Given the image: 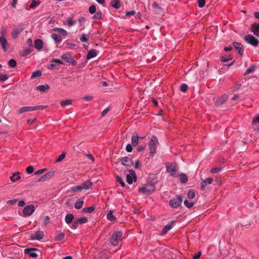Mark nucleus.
<instances>
[{"label":"nucleus","instance_id":"nucleus-1","mask_svg":"<svg viewBox=\"0 0 259 259\" xmlns=\"http://www.w3.org/2000/svg\"><path fill=\"white\" fill-rule=\"evenodd\" d=\"M159 142L157 138L155 136H152L149 143V154L153 156L156 151V147Z\"/></svg>","mask_w":259,"mask_h":259},{"label":"nucleus","instance_id":"nucleus-2","mask_svg":"<svg viewBox=\"0 0 259 259\" xmlns=\"http://www.w3.org/2000/svg\"><path fill=\"white\" fill-rule=\"evenodd\" d=\"M166 170L169 172L170 175L174 177H178L177 171L179 166L175 162H167L166 163Z\"/></svg>","mask_w":259,"mask_h":259},{"label":"nucleus","instance_id":"nucleus-3","mask_svg":"<svg viewBox=\"0 0 259 259\" xmlns=\"http://www.w3.org/2000/svg\"><path fill=\"white\" fill-rule=\"evenodd\" d=\"M182 203V197L177 195L169 201V205L172 208H177L180 206Z\"/></svg>","mask_w":259,"mask_h":259},{"label":"nucleus","instance_id":"nucleus-4","mask_svg":"<svg viewBox=\"0 0 259 259\" xmlns=\"http://www.w3.org/2000/svg\"><path fill=\"white\" fill-rule=\"evenodd\" d=\"M122 233L120 231L115 232L110 239V242L113 246L118 245L119 241L121 239Z\"/></svg>","mask_w":259,"mask_h":259},{"label":"nucleus","instance_id":"nucleus-5","mask_svg":"<svg viewBox=\"0 0 259 259\" xmlns=\"http://www.w3.org/2000/svg\"><path fill=\"white\" fill-rule=\"evenodd\" d=\"M155 190V186L154 185H147L139 188V191L140 192L148 195Z\"/></svg>","mask_w":259,"mask_h":259},{"label":"nucleus","instance_id":"nucleus-6","mask_svg":"<svg viewBox=\"0 0 259 259\" xmlns=\"http://www.w3.org/2000/svg\"><path fill=\"white\" fill-rule=\"evenodd\" d=\"M35 208L32 204L26 206L23 210V215L25 217L30 216L35 211Z\"/></svg>","mask_w":259,"mask_h":259},{"label":"nucleus","instance_id":"nucleus-7","mask_svg":"<svg viewBox=\"0 0 259 259\" xmlns=\"http://www.w3.org/2000/svg\"><path fill=\"white\" fill-rule=\"evenodd\" d=\"M245 41L254 47H256L258 44V40L251 34H247L244 37Z\"/></svg>","mask_w":259,"mask_h":259},{"label":"nucleus","instance_id":"nucleus-8","mask_svg":"<svg viewBox=\"0 0 259 259\" xmlns=\"http://www.w3.org/2000/svg\"><path fill=\"white\" fill-rule=\"evenodd\" d=\"M23 25L21 23L19 24L17 27H16L11 33L12 37L14 39H16L20 34L22 32L23 30Z\"/></svg>","mask_w":259,"mask_h":259},{"label":"nucleus","instance_id":"nucleus-9","mask_svg":"<svg viewBox=\"0 0 259 259\" xmlns=\"http://www.w3.org/2000/svg\"><path fill=\"white\" fill-rule=\"evenodd\" d=\"M130 174L126 176V181L129 184H132L133 181H136L137 178L135 171L133 170H130Z\"/></svg>","mask_w":259,"mask_h":259},{"label":"nucleus","instance_id":"nucleus-10","mask_svg":"<svg viewBox=\"0 0 259 259\" xmlns=\"http://www.w3.org/2000/svg\"><path fill=\"white\" fill-rule=\"evenodd\" d=\"M0 45L4 52H6L9 48L10 45L6 37L0 36Z\"/></svg>","mask_w":259,"mask_h":259},{"label":"nucleus","instance_id":"nucleus-11","mask_svg":"<svg viewBox=\"0 0 259 259\" xmlns=\"http://www.w3.org/2000/svg\"><path fill=\"white\" fill-rule=\"evenodd\" d=\"M62 62L58 59H53L51 61V64L48 67L50 69H53L55 68H58L60 64H62Z\"/></svg>","mask_w":259,"mask_h":259},{"label":"nucleus","instance_id":"nucleus-12","mask_svg":"<svg viewBox=\"0 0 259 259\" xmlns=\"http://www.w3.org/2000/svg\"><path fill=\"white\" fill-rule=\"evenodd\" d=\"M228 97L227 95L224 94L219 98H218L214 102L216 106H221L227 100Z\"/></svg>","mask_w":259,"mask_h":259},{"label":"nucleus","instance_id":"nucleus-13","mask_svg":"<svg viewBox=\"0 0 259 259\" xmlns=\"http://www.w3.org/2000/svg\"><path fill=\"white\" fill-rule=\"evenodd\" d=\"M44 237V233L42 231L38 230L35 232L31 236V239L32 240H40L42 239Z\"/></svg>","mask_w":259,"mask_h":259},{"label":"nucleus","instance_id":"nucleus-14","mask_svg":"<svg viewBox=\"0 0 259 259\" xmlns=\"http://www.w3.org/2000/svg\"><path fill=\"white\" fill-rule=\"evenodd\" d=\"M121 164L124 166L130 167L133 165V162L131 158L125 156L121 159Z\"/></svg>","mask_w":259,"mask_h":259},{"label":"nucleus","instance_id":"nucleus-15","mask_svg":"<svg viewBox=\"0 0 259 259\" xmlns=\"http://www.w3.org/2000/svg\"><path fill=\"white\" fill-rule=\"evenodd\" d=\"M36 250L37 249L35 248H26L24 250V253L28 254L29 256L34 258L37 256V254L35 252Z\"/></svg>","mask_w":259,"mask_h":259},{"label":"nucleus","instance_id":"nucleus-16","mask_svg":"<svg viewBox=\"0 0 259 259\" xmlns=\"http://www.w3.org/2000/svg\"><path fill=\"white\" fill-rule=\"evenodd\" d=\"M233 46L237 51L239 55L241 56L243 55L244 50L243 48V46L241 44L237 42H234L233 43Z\"/></svg>","mask_w":259,"mask_h":259},{"label":"nucleus","instance_id":"nucleus-17","mask_svg":"<svg viewBox=\"0 0 259 259\" xmlns=\"http://www.w3.org/2000/svg\"><path fill=\"white\" fill-rule=\"evenodd\" d=\"M34 111L33 107L32 106H25L20 108L17 111L18 114H20L22 113Z\"/></svg>","mask_w":259,"mask_h":259},{"label":"nucleus","instance_id":"nucleus-18","mask_svg":"<svg viewBox=\"0 0 259 259\" xmlns=\"http://www.w3.org/2000/svg\"><path fill=\"white\" fill-rule=\"evenodd\" d=\"M52 176V173L51 172H47L40 178H39L37 180V182H42L49 180L51 178Z\"/></svg>","mask_w":259,"mask_h":259},{"label":"nucleus","instance_id":"nucleus-19","mask_svg":"<svg viewBox=\"0 0 259 259\" xmlns=\"http://www.w3.org/2000/svg\"><path fill=\"white\" fill-rule=\"evenodd\" d=\"M251 30L254 35L259 36V24L254 23L251 25Z\"/></svg>","mask_w":259,"mask_h":259},{"label":"nucleus","instance_id":"nucleus-20","mask_svg":"<svg viewBox=\"0 0 259 259\" xmlns=\"http://www.w3.org/2000/svg\"><path fill=\"white\" fill-rule=\"evenodd\" d=\"M175 223V221H171L170 223H169L166 225H165L162 229V233L165 234L168 231H169L172 228L173 225Z\"/></svg>","mask_w":259,"mask_h":259},{"label":"nucleus","instance_id":"nucleus-21","mask_svg":"<svg viewBox=\"0 0 259 259\" xmlns=\"http://www.w3.org/2000/svg\"><path fill=\"white\" fill-rule=\"evenodd\" d=\"M213 182V179L212 178H207L205 180L203 181V183L201 186V189L202 190H204L205 189V186L207 185L211 184Z\"/></svg>","mask_w":259,"mask_h":259},{"label":"nucleus","instance_id":"nucleus-22","mask_svg":"<svg viewBox=\"0 0 259 259\" xmlns=\"http://www.w3.org/2000/svg\"><path fill=\"white\" fill-rule=\"evenodd\" d=\"M97 55V51L95 49H92L88 53L87 59L90 60L95 57Z\"/></svg>","mask_w":259,"mask_h":259},{"label":"nucleus","instance_id":"nucleus-23","mask_svg":"<svg viewBox=\"0 0 259 259\" xmlns=\"http://www.w3.org/2000/svg\"><path fill=\"white\" fill-rule=\"evenodd\" d=\"M34 46L35 49L41 50L43 47L42 41L40 39H37L34 41Z\"/></svg>","mask_w":259,"mask_h":259},{"label":"nucleus","instance_id":"nucleus-24","mask_svg":"<svg viewBox=\"0 0 259 259\" xmlns=\"http://www.w3.org/2000/svg\"><path fill=\"white\" fill-rule=\"evenodd\" d=\"M74 219V215L72 213H68L65 218V221L66 224H70Z\"/></svg>","mask_w":259,"mask_h":259},{"label":"nucleus","instance_id":"nucleus-25","mask_svg":"<svg viewBox=\"0 0 259 259\" xmlns=\"http://www.w3.org/2000/svg\"><path fill=\"white\" fill-rule=\"evenodd\" d=\"M50 89V87L48 85H40L36 87V90L41 92H45Z\"/></svg>","mask_w":259,"mask_h":259},{"label":"nucleus","instance_id":"nucleus-26","mask_svg":"<svg viewBox=\"0 0 259 259\" xmlns=\"http://www.w3.org/2000/svg\"><path fill=\"white\" fill-rule=\"evenodd\" d=\"M93 17V19L95 21L100 20L102 19V13L100 10H98L95 13Z\"/></svg>","mask_w":259,"mask_h":259},{"label":"nucleus","instance_id":"nucleus-27","mask_svg":"<svg viewBox=\"0 0 259 259\" xmlns=\"http://www.w3.org/2000/svg\"><path fill=\"white\" fill-rule=\"evenodd\" d=\"M92 186V182L90 181H87L82 183L81 185L82 189H88L90 188Z\"/></svg>","mask_w":259,"mask_h":259},{"label":"nucleus","instance_id":"nucleus-28","mask_svg":"<svg viewBox=\"0 0 259 259\" xmlns=\"http://www.w3.org/2000/svg\"><path fill=\"white\" fill-rule=\"evenodd\" d=\"M178 177H179L181 183L185 184L188 182V178L186 174H181L180 175H178Z\"/></svg>","mask_w":259,"mask_h":259},{"label":"nucleus","instance_id":"nucleus-29","mask_svg":"<svg viewBox=\"0 0 259 259\" xmlns=\"http://www.w3.org/2000/svg\"><path fill=\"white\" fill-rule=\"evenodd\" d=\"M111 6L116 9H118L120 7V3L119 0H114L111 2Z\"/></svg>","mask_w":259,"mask_h":259},{"label":"nucleus","instance_id":"nucleus-30","mask_svg":"<svg viewBox=\"0 0 259 259\" xmlns=\"http://www.w3.org/2000/svg\"><path fill=\"white\" fill-rule=\"evenodd\" d=\"M21 177L20 176V172H18L16 174L14 173L13 175L10 177V180L12 182H15L16 181L20 180Z\"/></svg>","mask_w":259,"mask_h":259},{"label":"nucleus","instance_id":"nucleus-31","mask_svg":"<svg viewBox=\"0 0 259 259\" xmlns=\"http://www.w3.org/2000/svg\"><path fill=\"white\" fill-rule=\"evenodd\" d=\"M83 202H84L82 199H78L74 204L75 208L77 209L81 208L83 206Z\"/></svg>","mask_w":259,"mask_h":259},{"label":"nucleus","instance_id":"nucleus-32","mask_svg":"<svg viewBox=\"0 0 259 259\" xmlns=\"http://www.w3.org/2000/svg\"><path fill=\"white\" fill-rule=\"evenodd\" d=\"M51 37L56 43H59L62 41V37L60 35L57 34H52Z\"/></svg>","mask_w":259,"mask_h":259},{"label":"nucleus","instance_id":"nucleus-33","mask_svg":"<svg viewBox=\"0 0 259 259\" xmlns=\"http://www.w3.org/2000/svg\"><path fill=\"white\" fill-rule=\"evenodd\" d=\"M139 137L138 135H133L132 138V145L135 147L139 143Z\"/></svg>","mask_w":259,"mask_h":259},{"label":"nucleus","instance_id":"nucleus-34","mask_svg":"<svg viewBox=\"0 0 259 259\" xmlns=\"http://www.w3.org/2000/svg\"><path fill=\"white\" fill-rule=\"evenodd\" d=\"M113 211L112 210H110L108 211L107 214V218L110 221H114L116 220V217L113 215Z\"/></svg>","mask_w":259,"mask_h":259},{"label":"nucleus","instance_id":"nucleus-35","mask_svg":"<svg viewBox=\"0 0 259 259\" xmlns=\"http://www.w3.org/2000/svg\"><path fill=\"white\" fill-rule=\"evenodd\" d=\"M255 65L252 64L250 66V67L246 70V71L244 72V75H247L251 73H252L255 70Z\"/></svg>","mask_w":259,"mask_h":259},{"label":"nucleus","instance_id":"nucleus-36","mask_svg":"<svg viewBox=\"0 0 259 259\" xmlns=\"http://www.w3.org/2000/svg\"><path fill=\"white\" fill-rule=\"evenodd\" d=\"M95 209V207L94 206H91L90 207H84L82 209L84 213H91L93 212Z\"/></svg>","mask_w":259,"mask_h":259},{"label":"nucleus","instance_id":"nucleus-37","mask_svg":"<svg viewBox=\"0 0 259 259\" xmlns=\"http://www.w3.org/2000/svg\"><path fill=\"white\" fill-rule=\"evenodd\" d=\"M55 30L63 36H66L67 34V31L62 28H56Z\"/></svg>","mask_w":259,"mask_h":259},{"label":"nucleus","instance_id":"nucleus-38","mask_svg":"<svg viewBox=\"0 0 259 259\" xmlns=\"http://www.w3.org/2000/svg\"><path fill=\"white\" fill-rule=\"evenodd\" d=\"M72 101L71 100H65L61 102L60 105L62 107H65L67 105L71 104Z\"/></svg>","mask_w":259,"mask_h":259},{"label":"nucleus","instance_id":"nucleus-39","mask_svg":"<svg viewBox=\"0 0 259 259\" xmlns=\"http://www.w3.org/2000/svg\"><path fill=\"white\" fill-rule=\"evenodd\" d=\"M71 190L75 192H80L82 190L81 185L73 186L71 188Z\"/></svg>","mask_w":259,"mask_h":259},{"label":"nucleus","instance_id":"nucleus-40","mask_svg":"<svg viewBox=\"0 0 259 259\" xmlns=\"http://www.w3.org/2000/svg\"><path fill=\"white\" fill-rule=\"evenodd\" d=\"M61 58L64 60H66L67 62L69 63L71 58V57L70 54H64L61 56Z\"/></svg>","mask_w":259,"mask_h":259},{"label":"nucleus","instance_id":"nucleus-41","mask_svg":"<svg viewBox=\"0 0 259 259\" xmlns=\"http://www.w3.org/2000/svg\"><path fill=\"white\" fill-rule=\"evenodd\" d=\"M66 21H67V24L69 26H73L76 24V21L73 20V19L72 18H68L67 19Z\"/></svg>","mask_w":259,"mask_h":259},{"label":"nucleus","instance_id":"nucleus-42","mask_svg":"<svg viewBox=\"0 0 259 259\" xmlns=\"http://www.w3.org/2000/svg\"><path fill=\"white\" fill-rule=\"evenodd\" d=\"M64 237H65L64 234L63 233H60L56 236V237L55 238V240L56 241H62L64 239Z\"/></svg>","mask_w":259,"mask_h":259},{"label":"nucleus","instance_id":"nucleus-43","mask_svg":"<svg viewBox=\"0 0 259 259\" xmlns=\"http://www.w3.org/2000/svg\"><path fill=\"white\" fill-rule=\"evenodd\" d=\"M96 7L94 5H91L89 8V13L91 14H93L96 12Z\"/></svg>","mask_w":259,"mask_h":259},{"label":"nucleus","instance_id":"nucleus-44","mask_svg":"<svg viewBox=\"0 0 259 259\" xmlns=\"http://www.w3.org/2000/svg\"><path fill=\"white\" fill-rule=\"evenodd\" d=\"M79 224H85L88 222V218L86 217H82L76 220Z\"/></svg>","mask_w":259,"mask_h":259},{"label":"nucleus","instance_id":"nucleus-45","mask_svg":"<svg viewBox=\"0 0 259 259\" xmlns=\"http://www.w3.org/2000/svg\"><path fill=\"white\" fill-rule=\"evenodd\" d=\"M41 75V71L38 70L34 72H33L32 74L31 75V78L33 79L34 78H36L37 77L40 76Z\"/></svg>","mask_w":259,"mask_h":259},{"label":"nucleus","instance_id":"nucleus-46","mask_svg":"<svg viewBox=\"0 0 259 259\" xmlns=\"http://www.w3.org/2000/svg\"><path fill=\"white\" fill-rule=\"evenodd\" d=\"M8 65L11 67H15L17 65V62L14 59H11L8 62Z\"/></svg>","mask_w":259,"mask_h":259},{"label":"nucleus","instance_id":"nucleus-47","mask_svg":"<svg viewBox=\"0 0 259 259\" xmlns=\"http://www.w3.org/2000/svg\"><path fill=\"white\" fill-rule=\"evenodd\" d=\"M50 217L49 216H46L42 221V224L44 226H47L48 224L50 223Z\"/></svg>","mask_w":259,"mask_h":259},{"label":"nucleus","instance_id":"nucleus-48","mask_svg":"<svg viewBox=\"0 0 259 259\" xmlns=\"http://www.w3.org/2000/svg\"><path fill=\"white\" fill-rule=\"evenodd\" d=\"M39 4V2H37L35 0H32L31 3L29 6V8L31 9H33L36 6H38Z\"/></svg>","mask_w":259,"mask_h":259},{"label":"nucleus","instance_id":"nucleus-49","mask_svg":"<svg viewBox=\"0 0 259 259\" xmlns=\"http://www.w3.org/2000/svg\"><path fill=\"white\" fill-rule=\"evenodd\" d=\"M184 203L185 205L189 208H191L194 205L193 202H190L187 200H185Z\"/></svg>","mask_w":259,"mask_h":259},{"label":"nucleus","instance_id":"nucleus-50","mask_svg":"<svg viewBox=\"0 0 259 259\" xmlns=\"http://www.w3.org/2000/svg\"><path fill=\"white\" fill-rule=\"evenodd\" d=\"M195 192L192 190H189L188 193V197L189 199H193L195 197Z\"/></svg>","mask_w":259,"mask_h":259},{"label":"nucleus","instance_id":"nucleus-51","mask_svg":"<svg viewBox=\"0 0 259 259\" xmlns=\"http://www.w3.org/2000/svg\"><path fill=\"white\" fill-rule=\"evenodd\" d=\"M252 124L254 126H255L257 124H258V125H257V130L259 131V128H258V127H259V116H257L252 121Z\"/></svg>","mask_w":259,"mask_h":259},{"label":"nucleus","instance_id":"nucleus-52","mask_svg":"<svg viewBox=\"0 0 259 259\" xmlns=\"http://www.w3.org/2000/svg\"><path fill=\"white\" fill-rule=\"evenodd\" d=\"M8 76L6 74H0V82L6 81L8 78Z\"/></svg>","mask_w":259,"mask_h":259},{"label":"nucleus","instance_id":"nucleus-53","mask_svg":"<svg viewBox=\"0 0 259 259\" xmlns=\"http://www.w3.org/2000/svg\"><path fill=\"white\" fill-rule=\"evenodd\" d=\"M188 86L185 83H183L180 87V90L183 92H185L188 90Z\"/></svg>","mask_w":259,"mask_h":259},{"label":"nucleus","instance_id":"nucleus-54","mask_svg":"<svg viewBox=\"0 0 259 259\" xmlns=\"http://www.w3.org/2000/svg\"><path fill=\"white\" fill-rule=\"evenodd\" d=\"M222 170V168L214 167L210 170V172L212 174L218 173Z\"/></svg>","mask_w":259,"mask_h":259},{"label":"nucleus","instance_id":"nucleus-55","mask_svg":"<svg viewBox=\"0 0 259 259\" xmlns=\"http://www.w3.org/2000/svg\"><path fill=\"white\" fill-rule=\"evenodd\" d=\"M47 108H48V106L39 105L36 106H33L34 110H43Z\"/></svg>","mask_w":259,"mask_h":259},{"label":"nucleus","instance_id":"nucleus-56","mask_svg":"<svg viewBox=\"0 0 259 259\" xmlns=\"http://www.w3.org/2000/svg\"><path fill=\"white\" fill-rule=\"evenodd\" d=\"M89 39L87 37L86 35L84 33L81 34L80 37V40L82 42H87Z\"/></svg>","mask_w":259,"mask_h":259},{"label":"nucleus","instance_id":"nucleus-57","mask_svg":"<svg viewBox=\"0 0 259 259\" xmlns=\"http://www.w3.org/2000/svg\"><path fill=\"white\" fill-rule=\"evenodd\" d=\"M198 5L199 8H203L205 4V0H198Z\"/></svg>","mask_w":259,"mask_h":259},{"label":"nucleus","instance_id":"nucleus-58","mask_svg":"<svg viewBox=\"0 0 259 259\" xmlns=\"http://www.w3.org/2000/svg\"><path fill=\"white\" fill-rule=\"evenodd\" d=\"M117 181L120 183V184L122 187H124L125 186V183L123 179L121 177L118 176L117 177Z\"/></svg>","mask_w":259,"mask_h":259},{"label":"nucleus","instance_id":"nucleus-59","mask_svg":"<svg viewBox=\"0 0 259 259\" xmlns=\"http://www.w3.org/2000/svg\"><path fill=\"white\" fill-rule=\"evenodd\" d=\"M231 59H232V57H231L230 56H228V57L222 56L221 58L222 61H223L224 62H228Z\"/></svg>","mask_w":259,"mask_h":259},{"label":"nucleus","instance_id":"nucleus-60","mask_svg":"<svg viewBox=\"0 0 259 259\" xmlns=\"http://www.w3.org/2000/svg\"><path fill=\"white\" fill-rule=\"evenodd\" d=\"M34 168L32 166H29L26 168V172L28 174H30L33 172Z\"/></svg>","mask_w":259,"mask_h":259},{"label":"nucleus","instance_id":"nucleus-61","mask_svg":"<svg viewBox=\"0 0 259 259\" xmlns=\"http://www.w3.org/2000/svg\"><path fill=\"white\" fill-rule=\"evenodd\" d=\"M65 157V153L61 154L59 157L56 159V162H59L62 160Z\"/></svg>","mask_w":259,"mask_h":259},{"label":"nucleus","instance_id":"nucleus-62","mask_svg":"<svg viewBox=\"0 0 259 259\" xmlns=\"http://www.w3.org/2000/svg\"><path fill=\"white\" fill-rule=\"evenodd\" d=\"M132 145L128 144L126 146V150L127 152H131L133 150Z\"/></svg>","mask_w":259,"mask_h":259},{"label":"nucleus","instance_id":"nucleus-63","mask_svg":"<svg viewBox=\"0 0 259 259\" xmlns=\"http://www.w3.org/2000/svg\"><path fill=\"white\" fill-rule=\"evenodd\" d=\"M66 45L70 49L76 46V45L74 43L70 41H67L66 42Z\"/></svg>","mask_w":259,"mask_h":259},{"label":"nucleus","instance_id":"nucleus-64","mask_svg":"<svg viewBox=\"0 0 259 259\" xmlns=\"http://www.w3.org/2000/svg\"><path fill=\"white\" fill-rule=\"evenodd\" d=\"M201 254V252L198 251L196 254H195L194 255H193V259H199Z\"/></svg>","mask_w":259,"mask_h":259}]
</instances>
